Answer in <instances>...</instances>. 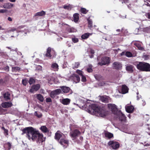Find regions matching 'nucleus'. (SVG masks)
<instances>
[{
  "label": "nucleus",
  "instance_id": "obj_1",
  "mask_svg": "<svg viewBox=\"0 0 150 150\" xmlns=\"http://www.w3.org/2000/svg\"><path fill=\"white\" fill-rule=\"evenodd\" d=\"M22 134H26V137L29 140L32 139L33 141H36L38 144H42L45 141L42 134L36 129L32 127H27L22 130Z\"/></svg>",
  "mask_w": 150,
  "mask_h": 150
},
{
  "label": "nucleus",
  "instance_id": "obj_2",
  "mask_svg": "<svg viewBox=\"0 0 150 150\" xmlns=\"http://www.w3.org/2000/svg\"><path fill=\"white\" fill-rule=\"evenodd\" d=\"M89 106V109L85 108V110L91 114L102 117H105L107 115V113L104 110L100 108L96 104H90ZM86 106L84 105L82 107L84 108H86Z\"/></svg>",
  "mask_w": 150,
  "mask_h": 150
},
{
  "label": "nucleus",
  "instance_id": "obj_3",
  "mask_svg": "<svg viewBox=\"0 0 150 150\" xmlns=\"http://www.w3.org/2000/svg\"><path fill=\"white\" fill-rule=\"evenodd\" d=\"M14 31H16L17 33L19 32H21L23 34V35H25L28 32V30L27 28H24V26H20L17 28L14 27L8 30L7 32L8 33L13 32Z\"/></svg>",
  "mask_w": 150,
  "mask_h": 150
},
{
  "label": "nucleus",
  "instance_id": "obj_4",
  "mask_svg": "<svg viewBox=\"0 0 150 150\" xmlns=\"http://www.w3.org/2000/svg\"><path fill=\"white\" fill-rule=\"evenodd\" d=\"M137 69L143 71H150V64H149L143 62H139L137 64Z\"/></svg>",
  "mask_w": 150,
  "mask_h": 150
},
{
  "label": "nucleus",
  "instance_id": "obj_5",
  "mask_svg": "<svg viewBox=\"0 0 150 150\" xmlns=\"http://www.w3.org/2000/svg\"><path fill=\"white\" fill-rule=\"evenodd\" d=\"M45 56L51 59L55 57L56 55L54 51L52 49L51 50L50 48L49 47L47 49Z\"/></svg>",
  "mask_w": 150,
  "mask_h": 150
},
{
  "label": "nucleus",
  "instance_id": "obj_6",
  "mask_svg": "<svg viewBox=\"0 0 150 150\" xmlns=\"http://www.w3.org/2000/svg\"><path fill=\"white\" fill-rule=\"evenodd\" d=\"M109 58L107 57H102L101 59L99 61L98 64L101 66L108 64L110 63Z\"/></svg>",
  "mask_w": 150,
  "mask_h": 150
},
{
  "label": "nucleus",
  "instance_id": "obj_7",
  "mask_svg": "<svg viewBox=\"0 0 150 150\" xmlns=\"http://www.w3.org/2000/svg\"><path fill=\"white\" fill-rule=\"evenodd\" d=\"M108 144L114 149H117L119 147V144L117 142L112 141H110L108 142Z\"/></svg>",
  "mask_w": 150,
  "mask_h": 150
},
{
  "label": "nucleus",
  "instance_id": "obj_8",
  "mask_svg": "<svg viewBox=\"0 0 150 150\" xmlns=\"http://www.w3.org/2000/svg\"><path fill=\"white\" fill-rule=\"evenodd\" d=\"M62 91L61 89H57L51 92L50 93V96L52 98H54L56 96L59 94Z\"/></svg>",
  "mask_w": 150,
  "mask_h": 150
},
{
  "label": "nucleus",
  "instance_id": "obj_9",
  "mask_svg": "<svg viewBox=\"0 0 150 150\" xmlns=\"http://www.w3.org/2000/svg\"><path fill=\"white\" fill-rule=\"evenodd\" d=\"M40 85L39 84L34 85L31 86L29 91L30 93H33L38 91L40 88Z\"/></svg>",
  "mask_w": 150,
  "mask_h": 150
},
{
  "label": "nucleus",
  "instance_id": "obj_10",
  "mask_svg": "<svg viewBox=\"0 0 150 150\" xmlns=\"http://www.w3.org/2000/svg\"><path fill=\"white\" fill-rule=\"evenodd\" d=\"M81 134V132L79 130L76 129L70 132V135L71 137L75 138Z\"/></svg>",
  "mask_w": 150,
  "mask_h": 150
},
{
  "label": "nucleus",
  "instance_id": "obj_11",
  "mask_svg": "<svg viewBox=\"0 0 150 150\" xmlns=\"http://www.w3.org/2000/svg\"><path fill=\"white\" fill-rule=\"evenodd\" d=\"M108 107L112 112L115 113L117 110V108L114 104L109 103L108 105Z\"/></svg>",
  "mask_w": 150,
  "mask_h": 150
},
{
  "label": "nucleus",
  "instance_id": "obj_12",
  "mask_svg": "<svg viewBox=\"0 0 150 150\" xmlns=\"http://www.w3.org/2000/svg\"><path fill=\"white\" fill-rule=\"evenodd\" d=\"M112 67L114 69L119 70L122 69V65L119 62H115L113 64Z\"/></svg>",
  "mask_w": 150,
  "mask_h": 150
},
{
  "label": "nucleus",
  "instance_id": "obj_13",
  "mask_svg": "<svg viewBox=\"0 0 150 150\" xmlns=\"http://www.w3.org/2000/svg\"><path fill=\"white\" fill-rule=\"evenodd\" d=\"M71 77L74 81L76 83H79L80 80V77L78 75L73 74Z\"/></svg>",
  "mask_w": 150,
  "mask_h": 150
},
{
  "label": "nucleus",
  "instance_id": "obj_14",
  "mask_svg": "<svg viewBox=\"0 0 150 150\" xmlns=\"http://www.w3.org/2000/svg\"><path fill=\"white\" fill-rule=\"evenodd\" d=\"M64 134L59 131H57L55 134V139L57 140H59Z\"/></svg>",
  "mask_w": 150,
  "mask_h": 150
},
{
  "label": "nucleus",
  "instance_id": "obj_15",
  "mask_svg": "<svg viewBox=\"0 0 150 150\" xmlns=\"http://www.w3.org/2000/svg\"><path fill=\"white\" fill-rule=\"evenodd\" d=\"M100 100L102 102L107 103L109 102L110 98L106 96H100Z\"/></svg>",
  "mask_w": 150,
  "mask_h": 150
},
{
  "label": "nucleus",
  "instance_id": "obj_16",
  "mask_svg": "<svg viewBox=\"0 0 150 150\" xmlns=\"http://www.w3.org/2000/svg\"><path fill=\"white\" fill-rule=\"evenodd\" d=\"M1 105L3 108H7L11 107L12 104L11 102H5L2 103Z\"/></svg>",
  "mask_w": 150,
  "mask_h": 150
},
{
  "label": "nucleus",
  "instance_id": "obj_17",
  "mask_svg": "<svg viewBox=\"0 0 150 150\" xmlns=\"http://www.w3.org/2000/svg\"><path fill=\"white\" fill-rule=\"evenodd\" d=\"M128 92V88L125 85H123L121 87V93L122 94H125Z\"/></svg>",
  "mask_w": 150,
  "mask_h": 150
},
{
  "label": "nucleus",
  "instance_id": "obj_18",
  "mask_svg": "<svg viewBox=\"0 0 150 150\" xmlns=\"http://www.w3.org/2000/svg\"><path fill=\"white\" fill-rule=\"evenodd\" d=\"M60 87L61 88V91L62 90L63 92L64 93H67L69 92L70 90V88L68 87L63 86Z\"/></svg>",
  "mask_w": 150,
  "mask_h": 150
},
{
  "label": "nucleus",
  "instance_id": "obj_19",
  "mask_svg": "<svg viewBox=\"0 0 150 150\" xmlns=\"http://www.w3.org/2000/svg\"><path fill=\"white\" fill-rule=\"evenodd\" d=\"M134 67L131 65H128L126 66V70L129 73H132L134 71Z\"/></svg>",
  "mask_w": 150,
  "mask_h": 150
},
{
  "label": "nucleus",
  "instance_id": "obj_20",
  "mask_svg": "<svg viewBox=\"0 0 150 150\" xmlns=\"http://www.w3.org/2000/svg\"><path fill=\"white\" fill-rule=\"evenodd\" d=\"M121 56L125 55L129 57H132V53L129 52H123L121 54Z\"/></svg>",
  "mask_w": 150,
  "mask_h": 150
},
{
  "label": "nucleus",
  "instance_id": "obj_21",
  "mask_svg": "<svg viewBox=\"0 0 150 150\" xmlns=\"http://www.w3.org/2000/svg\"><path fill=\"white\" fill-rule=\"evenodd\" d=\"M61 102L62 104L64 105H67L70 103V100L69 98H64L62 99Z\"/></svg>",
  "mask_w": 150,
  "mask_h": 150
},
{
  "label": "nucleus",
  "instance_id": "obj_22",
  "mask_svg": "<svg viewBox=\"0 0 150 150\" xmlns=\"http://www.w3.org/2000/svg\"><path fill=\"white\" fill-rule=\"evenodd\" d=\"M13 6V4L10 3H6L3 5L4 8L7 9L11 8Z\"/></svg>",
  "mask_w": 150,
  "mask_h": 150
},
{
  "label": "nucleus",
  "instance_id": "obj_23",
  "mask_svg": "<svg viewBox=\"0 0 150 150\" xmlns=\"http://www.w3.org/2000/svg\"><path fill=\"white\" fill-rule=\"evenodd\" d=\"M92 34V33H86L81 35V38L83 39H86L88 38Z\"/></svg>",
  "mask_w": 150,
  "mask_h": 150
},
{
  "label": "nucleus",
  "instance_id": "obj_24",
  "mask_svg": "<svg viewBox=\"0 0 150 150\" xmlns=\"http://www.w3.org/2000/svg\"><path fill=\"white\" fill-rule=\"evenodd\" d=\"M3 96L5 100H7L10 99V94L9 93L6 92L3 94Z\"/></svg>",
  "mask_w": 150,
  "mask_h": 150
},
{
  "label": "nucleus",
  "instance_id": "obj_25",
  "mask_svg": "<svg viewBox=\"0 0 150 150\" xmlns=\"http://www.w3.org/2000/svg\"><path fill=\"white\" fill-rule=\"evenodd\" d=\"M126 111L129 113L132 112L134 109V107L132 106H129L125 107Z\"/></svg>",
  "mask_w": 150,
  "mask_h": 150
},
{
  "label": "nucleus",
  "instance_id": "obj_26",
  "mask_svg": "<svg viewBox=\"0 0 150 150\" xmlns=\"http://www.w3.org/2000/svg\"><path fill=\"white\" fill-rule=\"evenodd\" d=\"M11 144L8 142L4 144V147L6 150H9L11 149Z\"/></svg>",
  "mask_w": 150,
  "mask_h": 150
},
{
  "label": "nucleus",
  "instance_id": "obj_27",
  "mask_svg": "<svg viewBox=\"0 0 150 150\" xmlns=\"http://www.w3.org/2000/svg\"><path fill=\"white\" fill-rule=\"evenodd\" d=\"M119 119L121 121H125V116L121 112H119Z\"/></svg>",
  "mask_w": 150,
  "mask_h": 150
},
{
  "label": "nucleus",
  "instance_id": "obj_28",
  "mask_svg": "<svg viewBox=\"0 0 150 150\" xmlns=\"http://www.w3.org/2000/svg\"><path fill=\"white\" fill-rule=\"evenodd\" d=\"M73 8L72 5L70 4L65 5L63 6L64 8L69 11L71 10Z\"/></svg>",
  "mask_w": 150,
  "mask_h": 150
},
{
  "label": "nucleus",
  "instance_id": "obj_29",
  "mask_svg": "<svg viewBox=\"0 0 150 150\" xmlns=\"http://www.w3.org/2000/svg\"><path fill=\"white\" fill-rule=\"evenodd\" d=\"M66 31L69 33H74L76 31V30L73 28H68L66 29Z\"/></svg>",
  "mask_w": 150,
  "mask_h": 150
},
{
  "label": "nucleus",
  "instance_id": "obj_30",
  "mask_svg": "<svg viewBox=\"0 0 150 150\" xmlns=\"http://www.w3.org/2000/svg\"><path fill=\"white\" fill-rule=\"evenodd\" d=\"M59 143L62 145L65 144L68 145L69 143V141L64 139H62L59 142Z\"/></svg>",
  "mask_w": 150,
  "mask_h": 150
},
{
  "label": "nucleus",
  "instance_id": "obj_31",
  "mask_svg": "<svg viewBox=\"0 0 150 150\" xmlns=\"http://www.w3.org/2000/svg\"><path fill=\"white\" fill-rule=\"evenodd\" d=\"M105 137L108 139H110L113 137V134L112 133L108 132H105Z\"/></svg>",
  "mask_w": 150,
  "mask_h": 150
},
{
  "label": "nucleus",
  "instance_id": "obj_32",
  "mask_svg": "<svg viewBox=\"0 0 150 150\" xmlns=\"http://www.w3.org/2000/svg\"><path fill=\"white\" fill-rule=\"evenodd\" d=\"M51 67L55 71H57L58 69V65L56 63H53L51 65Z\"/></svg>",
  "mask_w": 150,
  "mask_h": 150
},
{
  "label": "nucleus",
  "instance_id": "obj_33",
  "mask_svg": "<svg viewBox=\"0 0 150 150\" xmlns=\"http://www.w3.org/2000/svg\"><path fill=\"white\" fill-rule=\"evenodd\" d=\"M74 21L76 22L78 21L79 19V14L75 13L73 15Z\"/></svg>",
  "mask_w": 150,
  "mask_h": 150
},
{
  "label": "nucleus",
  "instance_id": "obj_34",
  "mask_svg": "<svg viewBox=\"0 0 150 150\" xmlns=\"http://www.w3.org/2000/svg\"><path fill=\"white\" fill-rule=\"evenodd\" d=\"M37 98L41 102H43L44 100L43 96L40 94L36 95Z\"/></svg>",
  "mask_w": 150,
  "mask_h": 150
},
{
  "label": "nucleus",
  "instance_id": "obj_35",
  "mask_svg": "<svg viewBox=\"0 0 150 150\" xmlns=\"http://www.w3.org/2000/svg\"><path fill=\"white\" fill-rule=\"evenodd\" d=\"M45 12L44 11H41L36 13L35 14V16H42L43 15H45Z\"/></svg>",
  "mask_w": 150,
  "mask_h": 150
},
{
  "label": "nucleus",
  "instance_id": "obj_36",
  "mask_svg": "<svg viewBox=\"0 0 150 150\" xmlns=\"http://www.w3.org/2000/svg\"><path fill=\"white\" fill-rule=\"evenodd\" d=\"M58 82V81L57 80L54 79V78H52L51 79H50V80H49L48 83L50 84H52L53 83H57Z\"/></svg>",
  "mask_w": 150,
  "mask_h": 150
},
{
  "label": "nucleus",
  "instance_id": "obj_37",
  "mask_svg": "<svg viewBox=\"0 0 150 150\" xmlns=\"http://www.w3.org/2000/svg\"><path fill=\"white\" fill-rule=\"evenodd\" d=\"M142 30L145 32L150 33V26L142 28Z\"/></svg>",
  "mask_w": 150,
  "mask_h": 150
},
{
  "label": "nucleus",
  "instance_id": "obj_38",
  "mask_svg": "<svg viewBox=\"0 0 150 150\" xmlns=\"http://www.w3.org/2000/svg\"><path fill=\"white\" fill-rule=\"evenodd\" d=\"M34 115L35 116L39 118L41 117L42 116V114L41 113L38 112L37 111L35 112Z\"/></svg>",
  "mask_w": 150,
  "mask_h": 150
},
{
  "label": "nucleus",
  "instance_id": "obj_39",
  "mask_svg": "<svg viewBox=\"0 0 150 150\" xmlns=\"http://www.w3.org/2000/svg\"><path fill=\"white\" fill-rule=\"evenodd\" d=\"M134 45L137 46L138 48V49L139 50H144V48L142 47L141 45L137 43H134Z\"/></svg>",
  "mask_w": 150,
  "mask_h": 150
},
{
  "label": "nucleus",
  "instance_id": "obj_40",
  "mask_svg": "<svg viewBox=\"0 0 150 150\" xmlns=\"http://www.w3.org/2000/svg\"><path fill=\"white\" fill-rule=\"evenodd\" d=\"M41 130L44 132H48V129L45 126H42L40 127Z\"/></svg>",
  "mask_w": 150,
  "mask_h": 150
},
{
  "label": "nucleus",
  "instance_id": "obj_41",
  "mask_svg": "<svg viewBox=\"0 0 150 150\" xmlns=\"http://www.w3.org/2000/svg\"><path fill=\"white\" fill-rule=\"evenodd\" d=\"M94 77L95 79L98 80H100L101 79L102 76L99 74H96L94 75Z\"/></svg>",
  "mask_w": 150,
  "mask_h": 150
},
{
  "label": "nucleus",
  "instance_id": "obj_42",
  "mask_svg": "<svg viewBox=\"0 0 150 150\" xmlns=\"http://www.w3.org/2000/svg\"><path fill=\"white\" fill-rule=\"evenodd\" d=\"M88 27L91 28L92 27V21L90 19H88Z\"/></svg>",
  "mask_w": 150,
  "mask_h": 150
},
{
  "label": "nucleus",
  "instance_id": "obj_43",
  "mask_svg": "<svg viewBox=\"0 0 150 150\" xmlns=\"http://www.w3.org/2000/svg\"><path fill=\"white\" fill-rule=\"evenodd\" d=\"M86 71L88 72H92V69L91 65H89V67L87 69Z\"/></svg>",
  "mask_w": 150,
  "mask_h": 150
},
{
  "label": "nucleus",
  "instance_id": "obj_44",
  "mask_svg": "<svg viewBox=\"0 0 150 150\" xmlns=\"http://www.w3.org/2000/svg\"><path fill=\"white\" fill-rule=\"evenodd\" d=\"M81 13L83 14H86L88 12L86 8H81Z\"/></svg>",
  "mask_w": 150,
  "mask_h": 150
},
{
  "label": "nucleus",
  "instance_id": "obj_45",
  "mask_svg": "<svg viewBox=\"0 0 150 150\" xmlns=\"http://www.w3.org/2000/svg\"><path fill=\"white\" fill-rule=\"evenodd\" d=\"M35 82V80L32 78H30L29 80V83L30 85H31Z\"/></svg>",
  "mask_w": 150,
  "mask_h": 150
},
{
  "label": "nucleus",
  "instance_id": "obj_46",
  "mask_svg": "<svg viewBox=\"0 0 150 150\" xmlns=\"http://www.w3.org/2000/svg\"><path fill=\"white\" fill-rule=\"evenodd\" d=\"M72 40L74 43H76L78 42V39L76 38H72Z\"/></svg>",
  "mask_w": 150,
  "mask_h": 150
},
{
  "label": "nucleus",
  "instance_id": "obj_47",
  "mask_svg": "<svg viewBox=\"0 0 150 150\" xmlns=\"http://www.w3.org/2000/svg\"><path fill=\"white\" fill-rule=\"evenodd\" d=\"M81 81L83 82H85L86 81V77L83 75L81 76Z\"/></svg>",
  "mask_w": 150,
  "mask_h": 150
},
{
  "label": "nucleus",
  "instance_id": "obj_48",
  "mask_svg": "<svg viewBox=\"0 0 150 150\" xmlns=\"http://www.w3.org/2000/svg\"><path fill=\"white\" fill-rule=\"evenodd\" d=\"M76 72L77 74L80 75L81 76L83 75V72L81 71L78 70L76 71Z\"/></svg>",
  "mask_w": 150,
  "mask_h": 150
},
{
  "label": "nucleus",
  "instance_id": "obj_49",
  "mask_svg": "<svg viewBox=\"0 0 150 150\" xmlns=\"http://www.w3.org/2000/svg\"><path fill=\"white\" fill-rule=\"evenodd\" d=\"M80 63L79 62H75L74 64V67L75 68H77L79 66Z\"/></svg>",
  "mask_w": 150,
  "mask_h": 150
},
{
  "label": "nucleus",
  "instance_id": "obj_50",
  "mask_svg": "<svg viewBox=\"0 0 150 150\" xmlns=\"http://www.w3.org/2000/svg\"><path fill=\"white\" fill-rule=\"evenodd\" d=\"M20 69V68L19 67H13V69L15 71H18Z\"/></svg>",
  "mask_w": 150,
  "mask_h": 150
},
{
  "label": "nucleus",
  "instance_id": "obj_51",
  "mask_svg": "<svg viewBox=\"0 0 150 150\" xmlns=\"http://www.w3.org/2000/svg\"><path fill=\"white\" fill-rule=\"evenodd\" d=\"M27 81L25 79H23L22 81V83L23 84L24 86H26L27 83Z\"/></svg>",
  "mask_w": 150,
  "mask_h": 150
},
{
  "label": "nucleus",
  "instance_id": "obj_52",
  "mask_svg": "<svg viewBox=\"0 0 150 150\" xmlns=\"http://www.w3.org/2000/svg\"><path fill=\"white\" fill-rule=\"evenodd\" d=\"M132 6L131 4H129V5H128L127 6H128V8H130V9H131V10H132L134 12H137V11H136V10L134 9H132V7L131 6V7H130V6Z\"/></svg>",
  "mask_w": 150,
  "mask_h": 150
},
{
  "label": "nucleus",
  "instance_id": "obj_53",
  "mask_svg": "<svg viewBox=\"0 0 150 150\" xmlns=\"http://www.w3.org/2000/svg\"><path fill=\"white\" fill-rule=\"evenodd\" d=\"M46 101L47 102H50L52 100L50 98H47L46 99Z\"/></svg>",
  "mask_w": 150,
  "mask_h": 150
},
{
  "label": "nucleus",
  "instance_id": "obj_54",
  "mask_svg": "<svg viewBox=\"0 0 150 150\" xmlns=\"http://www.w3.org/2000/svg\"><path fill=\"white\" fill-rule=\"evenodd\" d=\"M146 16L148 18L150 19V11L146 14Z\"/></svg>",
  "mask_w": 150,
  "mask_h": 150
},
{
  "label": "nucleus",
  "instance_id": "obj_55",
  "mask_svg": "<svg viewBox=\"0 0 150 150\" xmlns=\"http://www.w3.org/2000/svg\"><path fill=\"white\" fill-rule=\"evenodd\" d=\"M137 100H139V98H140L141 96V95H139V93L138 92H137Z\"/></svg>",
  "mask_w": 150,
  "mask_h": 150
},
{
  "label": "nucleus",
  "instance_id": "obj_56",
  "mask_svg": "<svg viewBox=\"0 0 150 150\" xmlns=\"http://www.w3.org/2000/svg\"><path fill=\"white\" fill-rule=\"evenodd\" d=\"M7 20L11 22L13 21V18L11 17H8L7 18Z\"/></svg>",
  "mask_w": 150,
  "mask_h": 150
},
{
  "label": "nucleus",
  "instance_id": "obj_57",
  "mask_svg": "<svg viewBox=\"0 0 150 150\" xmlns=\"http://www.w3.org/2000/svg\"><path fill=\"white\" fill-rule=\"evenodd\" d=\"M139 30V28H136L135 30V33H134L135 34H137L138 33V30Z\"/></svg>",
  "mask_w": 150,
  "mask_h": 150
},
{
  "label": "nucleus",
  "instance_id": "obj_58",
  "mask_svg": "<svg viewBox=\"0 0 150 150\" xmlns=\"http://www.w3.org/2000/svg\"><path fill=\"white\" fill-rule=\"evenodd\" d=\"M129 0H123V1L122 2V3H127L129 2Z\"/></svg>",
  "mask_w": 150,
  "mask_h": 150
},
{
  "label": "nucleus",
  "instance_id": "obj_59",
  "mask_svg": "<svg viewBox=\"0 0 150 150\" xmlns=\"http://www.w3.org/2000/svg\"><path fill=\"white\" fill-rule=\"evenodd\" d=\"M18 33H16V35H11V38H16L18 36Z\"/></svg>",
  "mask_w": 150,
  "mask_h": 150
},
{
  "label": "nucleus",
  "instance_id": "obj_60",
  "mask_svg": "<svg viewBox=\"0 0 150 150\" xmlns=\"http://www.w3.org/2000/svg\"><path fill=\"white\" fill-rule=\"evenodd\" d=\"M122 30H123L122 29L121 30L120 29H119L116 30V31L117 32L119 33H118L117 34H118L120 32L122 31Z\"/></svg>",
  "mask_w": 150,
  "mask_h": 150
},
{
  "label": "nucleus",
  "instance_id": "obj_61",
  "mask_svg": "<svg viewBox=\"0 0 150 150\" xmlns=\"http://www.w3.org/2000/svg\"><path fill=\"white\" fill-rule=\"evenodd\" d=\"M142 105L143 106H144L146 104L145 101L144 100H142Z\"/></svg>",
  "mask_w": 150,
  "mask_h": 150
},
{
  "label": "nucleus",
  "instance_id": "obj_62",
  "mask_svg": "<svg viewBox=\"0 0 150 150\" xmlns=\"http://www.w3.org/2000/svg\"><path fill=\"white\" fill-rule=\"evenodd\" d=\"M37 68L38 69L42 70V67L40 66H38L37 67Z\"/></svg>",
  "mask_w": 150,
  "mask_h": 150
},
{
  "label": "nucleus",
  "instance_id": "obj_63",
  "mask_svg": "<svg viewBox=\"0 0 150 150\" xmlns=\"http://www.w3.org/2000/svg\"><path fill=\"white\" fill-rule=\"evenodd\" d=\"M9 69V67L8 66H6L5 67V69L7 70V71H8Z\"/></svg>",
  "mask_w": 150,
  "mask_h": 150
},
{
  "label": "nucleus",
  "instance_id": "obj_64",
  "mask_svg": "<svg viewBox=\"0 0 150 150\" xmlns=\"http://www.w3.org/2000/svg\"><path fill=\"white\" fill-rule=\"evenodd\" d=\"M91 52L92 54H93L94 53V51L93 50L91 49Z\"/></svg>",
  "mask_w": 150,
  "mask_h": 150
}]
</instances>
